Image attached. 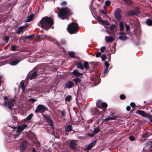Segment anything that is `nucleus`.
Returning <instances> with one entry per match:
<instances>
[{
  "label": "nucleus",
  "mask_w": 152,
  "mask_h": 152,
  "mask_svg": "<svg viewBox=\"0 0 152 152\" xmlns=\"http://www.w3.org/2000/svg\"><path fill=\"white\" fill-rule=\"evenodd\" d=\"M40 23L42 28L48 30L53 24V21L51 18L45 17L41 19Z\"/></svg>",
  "instance_id": "1"
},
{
  "label": "nucleus",
  "mask_w": 152,
  "mask_h": 152,
  "mask_svg": "<svg viewBox=\"0 0 152 152\" xmlns=\"http://www.w3.org/2000/svg\"><path fill=\"white\" fill-rule=\"evenodd\" d=\"M58 15L61 19H64L71 15L70 10L67 7L62 8L58 12Z\"/></svg>",
  "instance_id": "2"
},
{
  "label": "nucleus",
  "mask_w": 152,
  "mask_h": 152,
  "mask_svg": "<svg viewBox=\"0 0 152 152\" xmlns=\"http://www.w3.org/2000/svg\"><path fill=\"white\" fill-rule=\"evenodd\" d=\"M78 27L77 23H71L68 25L67 29L70 34H75L78 31Z\"/></svg>",
  "instance_id": "3"
},
{
  "label": "nucleus",
  "mask_w": 152,
  "mask_h": 152,
  "mask_svg": "<svg viewBox=\"0 0 152 152\" xmlns=\"http://www.w3.org/2000/svg\"><path fill=\"white\" fill-rule=\"evenodd\" d=\"M21 60V59H20L19 56L14 55L12 56L9 64L11 65L15 66Z\"/></svg>",
  "instance_id": "4"
},
{
  "label": "nucleus",
  "mask_w": 152,
  "mask_h": 152,
  "mask_svg": "<svg viewBox=\"0 0 152 152\" xmlns=\"http://www.w3.org/2000/svg\"><path fill=\"white\" fill-rule=\"evenodd\" d=\"M21 60V59H20L19 56L14 55L12 56L9 64L11 65L15 66Z\"/></svg>",
  "instance_id": "5"
},
{
  "label": "nucleus",
  "mask_w": 152,
  "mask_h": 152,
  "mask_svg": "<svg viewBox=\"0 0 152 152\" xmlns=\"http://www.w3.org/2000/svg\"><path fill=\"white\" fill-rule=\"evenodd\" d=\"M48 110V108L42 104H39L37 106L35 112L36 113L39 112L41 113H43L45 111Z\"/></svg>",
  "instance_id": "6"
},
{
  "label": "nucleus",
  "mask_w": 152,
  "mask_h": 152,
  "mask_svg": "<svg viewBox=\"0 0 152 152\" xmlns=\"http://www.w3.org/2000/svg\"><path fill=\"white\" fill-rule=\"evenodd\" d=\"M136 113L142 115V116L148 118L149 121L152 122V117L148 113H146L143 110H138Z\"/></svg>",
  "instance_id": "7"
},
{
  "label": "nucleus",
  "mask_w": 152,
  "mask_h": 152,
  "mask_svg": "<svg viewBox=\"0 0 152 152\" xmlns=\"http://www.w3.org/2000/svg\"><path fill=\"white\" fill-rule=\"evenodd\" d=\"M122 13L120 9L117 8L115 11L114 15L115 18L118 20H120L121 19Z\"/></svg>",
  "instance_id": "8"
},
{
  "label": "nucleus",
  "mask_w": 152,
  "mask_h": 152,
  "mask_svg": "<svg viewBox=\"0 0 152 152\" xmlns=\"http://www.w3.org/2000/svg\"><path fill=\"white\" fill-rule=\"evenodd\" d=\"M140 12L139 8L137 7L134 9L129 11L128 12V15L130 16L137 15L140 13Z\"/></svg>",
  "instance_id": "9"
},
{
  "label": "nucleus",
  "mask_w": 152,
  "mask_h": 152,
  "mask_svg": "<svg viewBox=\"0 0 152 152\" xmlns=\"http://www.w3.org/2000/svg\"><path fill=\"white\" fill-rule=\"evenodd\" d=\"M77 144L76 141L70 140L69 142V147L71 149L73 150H75L77 149Z\"/></svg>",
  "instance_id": "10"
},
{
  "label": "nucleus",
  "mask_w": 152,
  "mask_h": 152,
  "mask_svg": "<svg viewBox=\"0 0 152 152\" xmlns=\"http://www.w3.org/2000/svg\"><path fill=\"white\" fill-rule=\"evenodd\" d=\"M4 105L5 106L7 107L10 110H11L12 107L14 106L11 100H9L7 102H4Z\"/></svg>",
  "instance_id": "11"
},
{
  "label": "nucleus",
  "mask_w": 152,
  "mask_h": 152,
  "mask_svg": "<svg viewBox=\"0 0 152 152\" xmlns=\"http://www.w3.org/2000/svg\"><path fill=\"white\" fill-rule=\"evenodd\" d=\"M27 147V142L25 141L23 142L20 146V151L21 152H23Z\"/></svg>",
  "instance_id": "12"
},
{
  "label": "nucleus",
  "mask_w": 152,
  "mask_h": 152,
  "mask_svg": "<svg viewBox=\"0 0 152 152\" xmlns=\"http://www.w3.org/2000/svg\"><path fill=\"white\" fill-rule=\"evenodd\" d=\"M96 105L98 108L100 109H102L103 110L105 109L107 106V104L104 102H102L101 104V106H100L98 102L96 103Z\"/></svg>",
  "instance_id": "13"
},
{
  "label": "nucleus",
  "mask_w": 152,
  "mask_h": 152,
  "mask_svg": "<svg viewBox=\"0 0 152 152\" xmlns=\"http://www.w3.org/2000/svg\"><path fill=\"white\" fill-rule=\"evenodd\" d=\"M91 82L94 84V86H96L99 84L100 83V81L99 78L98 77H97L96 78H91Z\"/></svg>",
  "instance_id": "14"
},
{
  "label": "nucleus",
  "mask_w": 152,
  "mask_h": 152,
  "mask_svg": "<svg viewBox=\"0 0 152 152\" xmlns=\"http://www.w3.org/2000/svg\"><path fill=\"white\" fill-rule=\"evenodd\" d=\"M120 35L119 38L120 39L123 41L126 40L127 37L126 34L124 32H121L119 33Z\"/></svg>",
  "instance_id": "15"
},
{
  "label": "nucleus",
  "mask_w": 152,
  "mask_h": 152,
  "mask_svg": "<svg viewBox=\"0 0 152 152\" xmlns=\"http://www.w3.org/2000/svg\"><path fill=\"white\" fill-rule=\"evenodd\" d=\"M96 144V141H93L90 143L88 145L86 146L85 148V149L89 150L91 149V148Z\"/></svg>",
  "instance_id": "16"
},
{
  "label": "nucleus",
  "mask_w": 152,
  "mask_h": 152,
  "mask_svg": "<svg viewBox=\"0 0 152 152\" xmlns=\"http://www.w3.org/2000/svg\"><path fill=\"white\" fill-rule=\"evenodd\" d=\"M74 85L73 82L72 81H70L65 84V88H70L73 86Z\"/></svg>",
  "instance_id": "17"
},
{
  "label": "nucleus",
  "mask_w": 152,
  "mask_h": 152,
  "mask_svg": "<svg viewBox=\"0 0 152 152\" xmlns=\"http://www.w3.org/2000/svg\"><path fill=\"white\" fill-rule=\"evenodd\" d=\"M34 16V14H31L28 16H27L25 20V22H28L32 20Z\"/></svg>",
  "instance_id": "18"
},
{
  "label": "nucleus",
  "mask_w": 152,
  "mask_h": 152,
  "mask_svg": "<svg viewBox=\"0 0 152 152\" xmlns=\"http://www.w3.org/2000/svg\"><path fill=\"white\" fill-rule=\"evenodd\" d=\"M25 26H23L20 27L18 29L17 33L18 34H20L21 33H23L24 31V29L25 28Z\"/></svg>",
  "instance_id": "19"
},
{
  "label": "nucleus",
  "mask_w": 152,
  "mask_h": 152,
  "mask_svg": "<svg viewBox=\"0 0 152 152\" xmlns=\"http://www.w3.org/2000/svg\"><path fill=\"white\" fill-rule=\"evenodd\" d=\"M83 66L84 68H85L86 70L88 71L89 72H91L92 71V70L90 71V68L88 62L86 61L84 62L83 63Z\"/></svg>",
  "instance_id": "20"
},
{
  "label": "nucleus",
  "mask_w": 152,
  "mask_h": 152,
  "mask_svg": "<svg viewBox=\"0 0 152 152\" xmlns=\"http://www.w3.org/2000/svg\"><path fill=\"white\" fill-rule=\"evenodd\" d=\"M73 75L76 76H79L83 75V73L79 72L77 70H74L72 72Z\"/></svg>",
  "instance_id": "21"
},
{
  "label": "nucleus",
  "mask_w": 152,
  "mask_h": 152,
  "mask_svg": "<svg viewBox=\"0 0 152 152\" xmlns=\"http://www.w3.org/2000/svg\"><path fill=\"white\" fill-rule=\"evenodd\" d=\"M105 39L107 42H111L114 41V39L112 37L106 36Z\"/></svg>",
  "instance_id": "22"
},
{
  "label": "nucleus",
  "mask_w": 152,
  "mask_h": 152,
  "mask_svg": "<svg viewBox=\"0 0 152 152\" xmlns=\"http://www.w3.org/2000/svg\"><path fill=\"white\" fill-rule=\"evenodd\" d=\"M72 125L69 124L66 126L65 128V131L66 132H69L70 131H72Z\"/></svg>",
  "instance_id": "23"
},
{
  "label": "nucleus",
  "mask_w": 152,
  "mask_h": 152,
  "mask_svg": "<svg viewBox=\"0 0 152 152\" xmlns=\"http://www.w3.org/2000/svg\"><path fill=\"white\" fill-rule=\"evenodd\" d=\"M44 37L47 40H48L50 41L54 42L55 41V39L51 37L50 36L44 35Z\"/></svg>",
  "instance_id": "24"
},
{
  "label": "nucleus",
  "mask_w": 152,
  "mask_h": 152,
  "mask_svg": "<svg viewBox=\"0 0 152 152\" xmlns=\"http://www.w3.org/2000/svg\"><path fill=\"white\" fill-rule=\"evenodd\" d=\"M37 76V72H35L31 75L29 78L30 80H32L35 78Z\"/></svg>",
  "instance_id": "25"
},
{
  "label": "nucleus",
  "mask_w": 152,
  "mask_h": 152,
  "mask_svg": "<svg viewBox=\"0 0 152 152\" xmlns=\"http://www.w3.org/2000/svg\"><path fill=\"white\" fill-rule=\"evenodd\" d=\"M46 120L47 121L48 123L49 124L50 126H53V122L51 120L49 117L48 116H46L45 117Z\"/></svg>",
  "instance_id": "26"
},
{
  "label": "nucleus",
  "mask_w": 152,
  "mask_h": 152,
  "mask_svg": "<svg viewBox=\"0 0 152 152\" xmlns=\"http://www.w3.org/2000/svg\"><path fill=\"white\" fill-rule=\"evenodd\" d=\"M76 65L77 68L82 70L84 69L83 65L81 62H77Z\"/></svg>",
  "instance_id": "27"
},
{
  "label": "nucleus",
  "mask_w": 152,
  "mask_h": 152,
  "mask_svg": "<svg viewBox=\"0 0 152 152\" xmlns=\"http://www.w3.org/2000/svg\"><path fill=\"white\" fill-rule=\"evenodd\" d=\"M23 130V127L21 126H18L17 127L16 132L17 133L21 132Z\"/></svg>",
  "instance_id": "28"
},
{
  "label": "nucleus",
  "mask_w": 152,
  "mask_h": 152,
  "mask_svg": "<svg viewBox=\"0 0 152 152\" xmlns=\"http://www.w3.org/2000/svg\"><path fill=\"white\" fill-rule=\"evenodd\" d=\"M146 23L149 26H152V20L148 19L146 20Z\"/></svg>",
  "instance_id": "29"
},
{
  "label": "nucleus",
  "mask_w": 152,
  "mask_h": 152,
  "mask_svg": "<svg viewBox=\"0 0 152 152\" xmlns=\"http://www.w3.org/2000/svg\"><path fill=\"white\" fill-rule=\"evenodd\" d=\"M20 85L21 88L22 89L23 91H24L25 88L24 82L23 81H21L20 83Z\"/></svg>",
  "instance_id": "30"
},
{
  "label": "nucleus",
  "mask_w": 152,
  "mask_h": 152,
  "mask_svg": "<svg viewBox=\"0 0 152 152\" xmlns=\"http://www.w3.org/2000/svg\"><path fill=\"white\" fill-rule=\"evenodd\" d=\"M119 27L120 31H122L124 28V25L122 22H121L119 23Z\"/></svg>",
  "instance_id": "31"
},
{
  "label": "nucleus",
  "mask_w": 152,
  "mask_h": 152,
  "mask_svg": "<svg viewBox=\"0 0 152 152\" xmlns=\"http://www.w3.org/2000/svg\"><path fill=\"white\" fill-rule=\"evenodd\" d=\"M146 145L148 146V148H151L152 147V141H149L146 143Z\"/></svg>",
  "instance_id": "32"
},
{
  "label": "nucleus",
  "mask_w": 152,
  "mask_h": 152,
  "mask_svg": "<svg viewBox=\"0 0 152 152\" xmlns=\"http://www.w3.org/2000/svg\"><path fill=\"white\" fill-rule=\"evenodd\" d=\"M71 96L70 95H68L65 97V100L66 101L69 102L71 100Z\"/></svg>",
  "instance_id": "33"
},
{
  "label": "nucleus",
  "mask_w": 152,
  "mask_h": 152,
  "mask_svg": "<svg viewBox=\"0 0 152 152\" xmlns=\"http://www.w3.org/2000/svg\"><path fill=\"white\" fill-rule=\"evenodd\" d=\"M100 130L99 127H97L94 128L93 133L95 134H97L100 131Z\"/></svg>",
  "instance_id": "34"
},
{
  "label": "nucleus",
  "mask_w": 152,
  "mask_h": 152,
  "mask_svg": "<svg viewBox=\"0 0 152 152\" xmlns=\"http://www.w3.org/2000/svg\"><path fill=\"white\" fill-rule=\"evenodd\" d=\"M126 3L128 4H131L132 1L131 0H123Z\"/></svg>",
  "instance_id": "35"
},
{
  "label": "nucleus",
  "mask_w": 152,
  "mask_h": 152,
  "mask_svg": "<svg viewBox=\"0 0 152 152\" xmlns=\"http://www.w3.org/2000/svg\"><path fill=\"white\" fill-rule=\"evenodd\" d=\"M33 115L32 113H31L28 116L26 117V119L28 120H30L33 116Z\"/></svg>",
  "instance_id": "36"
},
{
  "label": "nucleus",
  "mask_w": 152,
  "mask_h": 152,
  "mask_svg": "<svg viewBox=\"0 0 152 152\" xmlns=\"http://www.w3.org/2000/svg\"><path fill=\"white\" fill-rule=\"evenodd\" d=\"M110 2L109 1H107L105 2V5H104V8L105 6H109L110 4Z\"/></svg>",
  "instance_id": "37"
},
{
  "label": "nucleus",
  "mask_w": 152,
  "mask_h": 152,
  "mask_svg": "<svg viewBox=\"0 0 152 152\" xmlns=\"http://www.w3.org/2000/svg\"><path fill=\"white\" fill-rule=\"evenodd\" d=\"M73 80L75 83L80 82L81 80L79 78H76L73 79Z\"/></svg>",
  "instance_id": "38"
},
{
  "label": "nucleus",
  "mask_w": 152,
  "mask_h": 152,
  "mask_svg": "<svg viewBox=\"0 0 152 152\" xmlns=\"http://www.w3.org/2000/svg\"><path fill=\"white\" fill-rule=\"evenodd\" d=\"M129 139L131 141H134L135 140L134 137L132 136H129Z\"/></svg>",
  "instance_id": "39"
},
{
  "label": "nucleus",
  "mask_w": 152,
  "mask_h": 152,
  "mask_svg": "<svg viewBox=\"0 0 152 152\" xmlns=\"http://www.w3.org/2000/svg\"><path fill=\"white\" fill-rule=\"evenodd\" d=\"M106 50V47L104 46L100 48V51L101 53H103Z\"/></svg>",
  "instance_id": "40"
},
{
  "label": "nucleus",
  "mask_w": 152,
  "mask_h": 152,
  "mask_svg": "<svg viewBox=\"0 0 152 152\" xmlns=\"http://www.w3.org/2000/svg\"><path fill=\"white\" fill-rule=\"evenodd\" d=\"M17 46L15 45H12L11 46V50L12 51H15L17 48Z\"/></svg>",
  "instance_id": "41"
},
{
  "label": "nucleus",
  "mask_w": 152,
  "mask_h": 152,
  "mask_svg": "<svg viewBox=\"0 0 152 152\" xmlns=\"http://www.w3.org/2000/svg\"><path fill=\"white\" fill-rule=\"evenodd\" d=\"M149 137L148 134L147 133H145L142 135V137L145 139Z\"/></svg>",
  "instance_id": "42"
},
{
  "label": "nucleus",
  "mask_w": 152,
  "mask_h": 152,
  "mask_svg": "<svg viewBox=\"0 0 152 152\" xmlns=\"http://www.w3.org/2000/svg\"><path fill=\"white\" fill-rule=\"evenodd\" d=\"M69 55L71 56L72 58H74V53L72 51L69 52Z\"/></svg>",
  "instance_id": "43"
},
{
  "label": "nucleus",
  "mask_w": 152,
  "mask_h": 152,
  "mask_svg": "<svg viewBox=\"0 0 152 152\" xmlns=\"http://www.w3.org/2000/svg\"><path fill=\"white\" fill-rule=\"evenodd\" d=\"M109 117H110V120H115L117 118L116 116H113V117L110 116Z\"/></svg>",
  "instance_id": "44"
},
{
  "label": "nucleus",
  "mask_w": 152,
  "mask_h": 152,
  "mask_svg": "<svg viewBox=\"0 0 152 152\" xmlns=\"http://www.w3.org/2000/svg\"><path fill=\"white\" fill-rule=\"evenodd\" d=\"M109 120H110V117H108L103 120L102 123H104Z\"/></svg>",
  "instance_id": "45"
},
{
  "label": "nucleus",
  "mask_w": 152,
  "mask_h": 152,
  "mask_svg": "<svg viewBox=\"0 0 152 152\" xmlns=\"http://www.w3.org/2000/svg\"><path fill=\"white\" fill-rule=\"evenodd\" d=\"M120 98L121 99H124L125 98L126 96L124 94H121L120 96Z\"/></svg>",
  "instance_id": "46"
},
{
  "label": "nucleus",
  "mask_w": 152,
  "mask_h": 152,
  "mask_svg": "<svg viewBox=\"0 0 152 152\" xmlns=\"http://www.w3.org/2000/svg\"><path fill=\"white\" fill-rule=\"evenodd\" d=\"M101 59L103 61H105L106 58V56L105 55H102L101 56Z\"/></svg>",
  "instance_id": "47"
},
{
  "label": "nucleus",
  "mask_w": 152,
  "mask_h": 152,
  "mask_svg": "<svg viewBox=\"0 0 152 152\" xmlns=\"http://www.w3.org/2000/svg\"><path fill=\"white\" fill-rule=\"evenodd\" d=\"M10 38L8 36L5 37L4 38V39L6 42H7L9 40Z\"/></svg>",
  "instance_id": "48"
},
{
  "label": "nucleus",
  "mask_w": 152,
  "mask_h": 152,
  "mask_svg": "<svg viewBox=\"0 0 152 152\" xmlns=\"http://www.w3.org/2000/svg\"><path fill=\"white\" fill-rule=\"evenodd\" d=\"M101 12L104 14V15H105V16H107V15H106V14H107V12L104 9V10H102L101 11Z\"/></svg>",
  "instance_id": "49"
},
{
  "label": "nucleus",
  "mask_w": 152,
  "mask_h": 152,
  "mask_svg": "<svg viewBox=\"0 0 152 152\" xmlns=\"http://www.w3.org/2000/svg\"><path fill=\"white\" fill-rule=\"evenodd\" d=\"M101 52H98L96 53V58L99 57L101 55Z\"/></svg>",
  "instance_id": "50"
},
{
  "label": "nucleus",
  "mask_w": 152,
  "mask_h": 152,
  "mask_svg": "<svg viewBox=\"0 0 152 152\" xmlns=\"http://www.w3.org/2000/svg\"><path fill=\"white\" fill-rule=\"evenodd\" d=\"M104 64L105 66L106 67V68H108V67L110 65V64L107 63V61H105Z\"/></svg>",
  "instance_id": "51"
},
{
  "label": "nucleus",
  "mask_w": 152,
  "mask_h": 152,
  "mask_svg": "<svg viewBox=\"0 0 152 152\" xmlns=\"http://www.w3.org/2000/svg\"><path fill=\"white\" fill-rule=\"evenodd\" d=\"M125 26L126 27V31H127L129 29L130 27L129 25H127L126 24H125Z\"/></svg>",
  "instance_id": "52"
},
{
  "label": "nucleus",
  "mask_w": 152,
  "mask_h": 152,
  "mask_svg": "<svg viewBox=\"0 0 152 152\" xmlns=\"http://www.w3.org/2000/svg\"><path fill=\"white\" fill-rule=\"evenodd\" d=\"M130 105L132 107H134L135 106V103L133 102L131 103Z\"/></svg>",
  "instance_id": "53"
},
{
  "label": "nucleus",
  "mask_w": 152,
  "mask_h": 152,
  "mask_svg": "<svg viewBox=\"0 0 152 152\" xmlns=\"http://www.w3.org/2000/svg\"><path fill=\"white\" fill-rule=\"evenodd\" d=\"M21 126L23 127V129H24L27 127V124H23V125Z\"/></svg>",
  "instance_id": "54"
},
{
  "label": "nucleus",
  "mask_w": 152,
  "mask_h": 152,
  "mask_svg": "<svg viewBox=\"0 0 152 152\" xmlns=\"http://www.w3.org/2000/svg\"><path fill=\"white\" fill-rule=\"evenodd\" d=\"M25 39H31L32 38V35H29L26 37Z\"/></svg>",
  "instance_id": "55"
},
{
  "label": "nucleus",
  "mask_w": 152,
  "mask_h": 152,
  "mask_svg": "<svg viewBox=\"0 0 152 152\" xmlns=\"http://www.w3.org/2000/svg\"><path fill=\"white\" fill-rule=\"evenodd\" d=\"M107 72H108V68H105L104 69L103 74H104Z\"/></svg>",
  "instance_id": "56"
},
{
  "label": "nucleus",
  "mask_w": 152,
  "mask_h": 152,
  "mask_svg": "<svg viewBox=\"0 0 152 152\" xmlns=\"http://www.w3.org/2000/svg\"><path fill=\"white\" fill-rule=\"evenodd\" d=\"M61 116L63 117L64 116L65 113L64 111H62L61 112Z\"/></svg>",
  "instance_id": "57"
},
{
  "label": "nucleus",
  "mask_w": 152,
  "mask_h": 152,
  "mask_svg": "<svg viewBox=\"0 0 152 152\" xmlns=\"http://www.w3.org/2000/svg\"><path fill=\"white\" fill-rule=\"evenodd\" d=\"M102 23L103 24H105L107 25L109 24L108 23H107V22L106 21H102Z\"/></svg>",
  "instance_id": "58"
},
{
  "label": "nucleus",
  "mask_w": 152,
  "mask_h": 152,
  "mask_svg": "<svg viewBox=\"0 0 152 152\" xmlns=\"http://www.w3.org/2000/svg\"><path fill=\"white\" fill-rule=\"evenodd\" d=\"M29 101H31L33 102H35L36 100L34 99H31L29 100Z\"/></svg>",
  "instance_id": "59"
},
{
  "label": "nucleus",
  "mask_w": 152,
  "mask_h": 152,
  "mask_svg": "<svg viewBox=\"0 0 152 152\" xmlns=\"http://www.w3.org/2000/svg\"><path fill=\"white\" fill-rule=\"evenodd\" d=\"M131 109L130 107L129 106H127L126 107V110L127 111H129Z\"/></svg>",
  "instance_id": "60"
},
{
  "label": "nucleus",
  "mask_w": 152,
  "mask_h": 152,
  "mask_svg": "<svg viewBox=\"0 0 152 152\" xmlns=\"http://www.w3.org/2000/svg\"><path fill=\"white\" fill-rule=\"evenodd\" d=\"M66 2L65 1H64L61 3V5H64L66 4Z\"/></svg>",
  "instance_id": "61"
},
{
  "label": "nucleus",
  "mask_w": 152,
  "mask_h": 152,
  "mask_svg": "<svg viewBox=\"0 0 152 152\" xmlns=\"http://www.w3.org/2000/svg\"><path fill=\"white\" fill-rule=\"evenodd\" d=\"M97 19L98 20H99L100 22H102V21L101 20L102 19L101 18H100V17H98L97 18Z\"/></svg>",
  "instance_id": "62"
},
{
  "label": "nucleus",
  "mask_w": 152,
  "mask_h": 152,
  "mask_svg": "<svg viewBox=\"0 0 152 152\" xmlns=\"http://www.w3.org/2000/svg\"><path fill=\"white\" fill-rule=\"evenodd\" d=\"M32 152H36V150L34 148H33L32 150Z\"/></svg>",
  "instance_id": "63"
},
{
  "label": "nucleus",
  "mask_w": 152,
  "mask_h": 152,
  "mask_svg": "<svg viewBox=\"0 0 152 152\" xmlns=\"http://www.w3.org/2000/svg\"><path fill=\"white\" fill-rule=\"evenodd\" d=\"M61 42V43L63 44V45H64L65 44L66 42H65V41H63V40H62Z\"/></svg>",
  "instance_id": "64"
}]
</instances>
